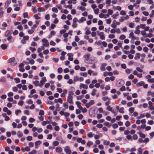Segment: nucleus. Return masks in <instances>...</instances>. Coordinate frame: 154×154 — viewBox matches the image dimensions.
Wrapping results in <instances>:
<instances>
[{
    "instance_id": "09e8293b",
    "label": "nucleus",
    "mask_w": 154,
    "mask_h": 154,
    "mask_svg": "<svg viewBox=\"0 0 154 154\" xmlns=\"http://www.w3.org/2000/svg\"><path fill=\"white\" fill-rule=\"evenodd\" d=\"M134 23L131 22L129 23V26L130 28H133L134 27Z\"/></svg>"
},
{
    "instance_id": "4be33fe9",
    "label": "nucleus",
    "mask_w": 154,
    "mask_h": 154,
    "mask_svg": "<svg viewBox=\"0 0 154 154\" xmlns=\"http://www.w3.org/2000/svg\"><path fill=\"white\" fill-rule=\"evenodd\" d=\"M97 91V90L95 88H94L93 89V90L91 94L93 96H94L96 94V92Z\"/></svg>"
},
{
    "instance_id": "4c0bfd02",
    "label": "nucleus",
    "mask_w": 154,
    "mask_h": 154,
    "mask_svg": "<svg viewBox=\"0 0 154 154\" xmlns=\"http://www.w3.org/2000/svg\"><path fill=\"white\" fill-rule=\"evenodd\" d=\"M58 72L59 73H61L63 72V69L62 67H59L58 69Z\"/></svg>"
},
{
    "instance_id": "aec40b11",
    "label": "nucleus",
    "mask_w": 154,
    "mask_h": 154,
    "mask_svg": "<svg viewBox=\"0 0 154 154\" xmlns=\"http://www.w3.org/2000/svg\"><path fill=\"white\" fill-rule=\"evenodd\" d=\"M77 9L81 10L82 11H83L86 10V8L85 7L82 6L78 7Z\"/></svg>"
},
{
    "instance_id": "7ed1b4c3",
    "label": "nucleus",
    "mask_w": 154,
    "mask_h": 154,
    "mask_svg": "<svg viewBox=\"0 0 154 154\" xmlns=\"http://www.w3.org/2000/svg\"><path fill=\"white\" fill-rule=\"evenodd\" d=\"M42 42L44 43L43 45L45 47H48L49 46V43L48 41L45 38H43L42 40Z\"/></svg>"
},
{
    "instance_id": "774afa93",
    "label": "nucleus",
    "mask_w": 154,
    "mask_h": 154,
    "mask_svg": "<svg viewBox=\"0 0 154 154\" xmlns=\"http://www.w3.org/2000/svg\"><path fill=\"white\" fill-rule=\"evenodd\" d=\"M134 76L133 75L131 74L128 77V79H134Z\"/></svg>"
},
{
    "instance_id": "393cba45",
    "label": "nucleus",
    "mask_w": 154,
    "mask_h": 154,
    "mask_svg": "<svg viewBox=\"0 0 154 154\" xmlns=\"http://www.w3.org/2000/svg\"><path fill=\"white\" fill-rule=\"evenodd\" d=\"M119 15V13L118 12H117L116 13V14H113L112 16V17H113L114 19H116V17L118 16Z\"/></svg>"
},
{
    "instance_id": "6e6d98bb",
    "label": "nucleus",
    "mask_w": 154,
    "mask_h": 154,
    "mask_svg": "<svg viewBox=\"0 0 154 154\" xmlns=\"http://www.w3.org/2000/svg\"><path fill=\"white\" fill-rule=\"evenodd\" d=\"M148 123L151 125H152L154 123V122L153 120L148 121Z\"/></svg>"
},
{
    "instance_id": "4468645a",
    "label": "nucleus",
    "mask_w": 154,
    "mask_h": 154,
    "mask_svg": "<svg viewBox=\"0 0 154 154\" xmlns=\"http://www.w3.org/2000/svg\"><path fill=\"white\" fill-rule=\"evenodd\" d=\"M17 135L19 137H20L23 136V134L20 131H19L17 132Z\"/></svg>"
},
{
    "instance_id": "7c9ffc66",
    "label": "nucleus",
    "mask_w": 154,
    "mask_h": 154,
    "mask_svg": "<svg viewBox=\"0 0 154 154\" xmlns=\"http://www.w3.org/2000/svg\"><path fill=\"white\" fill-rule=\"evenodd\" d=\"M56 26V25L54 24H51V27L49 28V29L51 30V29H53Z\"/></svg>"
},
{
    "instance_id": "6e6552de",
    "label": "nucleus",
    "mask_w": 154,
    "mask_h": 154,
    "mask_svg": "<svg viewBox=\"0 0 154 154\" xmlns=\"http://www.w3.org/2000/svg\"><path fill=\"white\" fill-rule=\"evenodd\" d=\"M75 103L77 105L79 109H82V107L81 106V103L80 102L77 101Z\"/></svg>"
},
{
    "instance_id": "f704fd0d",
    "label": "nucleus",
    "mask_w": 154,
    "mask_h": 154,
    "mask_svg": "<svg viewBox=\"0 0 154 154\" xmlns=\"http://www.w3.org/2000/svg\"><path fill=\"white\" fill-rule=\"evenodd\" d=\"M82 110V112L83 113H85L87 112V109L85 108H83L82 107V109H80Z\"/></svg>"
},
{
    "instance_id": "69168bd1",
    "label": "nucleus",
    "mask_w": 154,
    "mask_h": 154,
    "mask_svg": "<svg viewBox=\"0 0 154 154\" xmlns=\"http://www.w3.org/2000/svg\"><path fill=\"white\" fill-rule=\"evenodd\" d=\"M133 7L134 5H130L128 6V8L129 10H132Z\"/></svg>"
},
{
    "instance_id": "1a4fd4ad",
    "label": "nucleus",
    "mask_w": 154,
    "mask_h": 154,
    "mask_svg": "<svg viewBox=\"0 0 154 154\" xmlns=\"http://www.w3.org/2000/svg\"><path fill=\"white\" fill-rule=\"evenodd\" d=\"M56 152L60 153L62 151V149L61 147L58 146L56 147Z\"/></svg>"
},
{
    "instance_id": "72a5a7b5",
    "label": "nucleus",
    "mask_w": 154,
    "mask_h": 154,
    "mask_svg": "<svg viewBox=\"0 0 154 154\" xmlns=\"http://www.w3.org/2000/svg\"><path fill=\"white\" fill-rule=\"evenodd\" d=\"M103 124L104 125L108 127H109L111 126V125H109V122H105Z\"/></svg>"
},
{
    "instance_id": "864d4df0",
    "label": "nucleus",
    "mask_w": 154,
    "mask_h": 154,
    "mask_svg": "<svg viewBox=\"0 0 154 154\" xmlns=\"http://www.w3.org/2000/svg\"><path fill=\"white\" fill-rule=\"evenodd\" d=\"M66 32V30L65 29H63L60 31V33L61 34H64Z\"/></svg>"
},
{
    "instance_id": "a18cd8bd",
    "label": "nucleus",
    "mask_w": 154,
    "mask_h": 154,
    "mask_svg": "<svg viewBox=\"0 0 154 154\" xmlns=\"http://www.w3.org/2000/svg\"><path fill=\"white\" fill-rule=\"evenodd\" d=\"M102 99L104 101H106L108 99H109V100H110V99H109L108 97L107 96L103 97Z\"/></svg>"
},
{
    "instance_id": "0e129e2a",
    "label": "nucleus",
    "mask_w": 154,
    "mask_h": 154,
    "mask_svg": "<svg viewBox=\"0 0 154 154\" xmlns=\"http://www.w3.org/2000/svg\"><path fill=\"white\" fill-rule=\"evenodd\" d=\"M37 61L39 62V63H42L43 62V60L42 59L40 58H37L36 59Z\"/></svg>"
},
{
    "instance_id": "a19ab883",
    "label": "nucleus",
    "mask_w": 154,
    "mask_h": 154,
    "mask_svg": "<svg viewBox=\"0 0 154 154\" xmlns=\"http://www.w3.org/2000/svg\"><path fill=\"white\" fill-rule=\"evenodd\" d=\"M125 38V36L124 35H122L119 37V39L121 40H123Z\"/></svg>"
},
{
    "instance_id": "c9c22d12",
    "label": "nucleus",
    "mask_w": 154,
    "mask_h": 154,
    "mask_svg": "<svg viewBox=\"0 0 154 154\" xmlns=\"http://www.w3.org/2000/svg\"><path fill=\"white\" fill-rule=\"evenodd\" d=\"M126 138L128 140H132V137L131 135L130 134L127 135L126 136Z\"/></svg>"
},
{
    "instance_id": "423d86ee",
    "label": "nucleus",
    "mask_w": 154,
    "mask_h": 154,
    "mask_svg": "<svg viewBox=\"0 0 154 154\" xmlns=\"http://www.w3.org/2000/svg\"><path fill=\"white\" fill-rule=\"evenodd\" d=\"M67 55L68 56V60L70 61H73V58L72 57L73 56V54H72L69 53L67 54Z\"/></svg>"
},
{
    "instance_id": "338daca9",
    "label": "nucleus",
    "mask_w": 154,
    "mask_h": 154,
    "mask_svg": "<svg viewBox=\"0 0 154 154\" xmlns=\"http://www.w3.org/2000/svg\"><path fill=\"white\" fill-rule=\"evenodd\" d=\"M143 50L145 52H147L148 48L147 47H145L143 48Z\"/></svg>"
},
{
    "instance_id": "bb28decb",
    "label": "nucleus",
    "mask_w": 154,
    "mask_h": 154,
    "mask_svg": "<svg viewBox=\"0 0 154 154\" xmlns=\"http://www.w3.org/2000/svg\"><path fill=\"white\" fill-rule=\"evenodd\" d=\"M100 36V38L101 40H104L105 39V36H104V34L103 33V34L101 35Z\"/></svg>"
},
{
    "instance_id": "412c9836",
    "label": "nucleus",
    "mask_w": 154,
    "mask_h": 154,
    "mask_svg": "<svg viewBox=\"0 0 154 154\" xmlns=\"http://www.w3.org/2000/svg\"><path fill=\"white\" fill-rule=\"evenodd\" d=\"M143 149L141 148H139L138 149V152L137 153V154H142Z\"/></svg>"
},
{
    "instance_id": "9d476101",
    "label": "nucleus",
    "mask_w": 154,
    "mask_h": 154,
    "mask_svg": "<svg viewBox=\"0 0 154 154\" xmlns=\"http://www.w3.org/2000/svg\"><path fill=\"white\" fill-rule=\"evenodd\" d=\"M80 86V87L82 88L85 89H87L88 88V85L83 84H81Z\"/></svg>"
},
{
    "instance_id": "2eb2a0df",
    "label": "nucleus",
    "mask_w": 154,
    "mask_h": 154,
    "mask_svg": "<svg viewBox=\"0 0 154 154\" xmlns=\"http://www.w3.org/2000/svg\"><path fill=\"white\" fill-rule=\"evenodd\" d=\"M1 47L2 49L5 50L7 48L8 46L6 44H3L1 45Z\"/></svg>"
},
{
    "instance_id": "20e7f679",
    "label": "nucleus",
    "mask_w": 154,
    "mask_h": 154,
    "mask_svg": "<svg viewBox=\"0 0 154 154\" xmlns=\"http://www.w3.org/2000/svg\"><path fill=\"white\" fill-rule=\"evenodd\" d=\"M73 96H68L67 97V101L70 104H72L73 103L72 101Z\"/></svg>"
},
{
    "instance_id": "e2e57ef3",
    "label": "nucleus",
    "mask_w": 154,
    "mask_h": 154,
    "mask_svg": "<svg viewBox=\"0 0 154 154\" xmlns=\"http://www.w3.org/2000/svg\"><path fill=\"white\" fill-rule=\"evenodd\" d=\"M34 32V30L32 29H29L28 30V33L29 34H31Z\"/></svg>"
},
{
    "instance_id": "ddd939ff",
    "label": "nucleus",
    "mask_w": 154,
    "mask_h": 154,
    "mask_svg": "<svg viewBox=\"0 0 154 154\" xmlns=\"http://www.w3.org/2000/svg\"><path fill=\"white\" fill-rule=\"evenodd\" d=\"M86 20V18L84 17H82L81 19H80L78 21L79 23H82L83 21H85Z\"/></svg>"
},
{
    "instance_id": "603ef678",
    "label": "nucleus",
    "mask_w": 154,
    "mask_h": 154,
    "mask_svg": "<svg viewBox=\"0 0 154 154\" xmlns=\"http://www.w3.org/2000/svg\"><path fill=\"white\" fill-rule=\"evenodd\" d=\"M93 144V143L91 141H88L87 144V145L88 146H90L91 145H92Z\"/></svg>"
},
{
    "instance_id": "37998d69",
    "label": "nucleus",
    "mask_w": 154,
    "mask_h": 154,
    "mask_svg": "<svg viewBox=\"0 0 154 154\" xmlns=\"http://www.w3.org/2000/svg\"><path fill=\"white\" fill-rule=\"evenodd\" d=\"M106 23L107 24H109L111 23V19L110 18H109L108 19H106Z\"/></svg>"
},
{
    "instance_id": "13d9d810",
    "label": "nucleus",
    "mask_w": 154,
    "mask_h": 154,
    "mask_svg": "<svg viewBox=\"0 0 154 154\" xmlns=\"http://www.w3.org/2000/svg\"><path fill=\"white\" fill-rule=\"evenodd\" d=\"M109 141H107L106 140H104L103 142L104 144L106 145H108L109 144Z\"/></svg>"
},
{
    "instance_id": "9b49d317",
    "label": "nucleus",
    "mask_w": 154,
    "mask_h": 154,
    "mask_svg": "<svg viewBox=\"0 0 154 154\" xmlns=\"http://www.w3.org/2000/svg\"><path fill=\"white\" fill-rule=\"evenodd\" d=\"M140 54L139 53H136L135 54V56L134 57V59L135 60H137L140 58Z\"/></svg>"
},
{
    "instance_id": "58836bf2",
    "label": "nucleus",
    "mask_w": 154,
    "mask_h": 154,
    "mask_svg": "<svg viewBox=\"0 0 154 154\" xmlns=\"http://www.w3.org/2000/svg\"><path fill=\"white\" fill-rule=\"evenodd\" d=\"M44 111L42 110H40V112L39 113V115L42 116L44 115Z\"/></svg>"
},
{
    "instance_id": "39448f33",
    "label": "nucleus",
    "mask_w": 154,
    "mask_h": 154,
    "mask_svg": "<svg viewBox=\"0 0 154 154\" xmlns=\"http://www.w3.org/2000/svg\"><path fill=\"white\" fill-rule=\"evenodd\" d=\"M107 65V64L106 63H102L100 68V70L102 71H103L105 70L106 69L105 68V66H106Z\"/></svg>"
},
{
    "instance_id": "f257e3e1",
    "label": "nucleus",
    "mask_w": 154,
    "mask_h": 154,
    "mask_svg": "<svg viewBox=\"0 0 154 154\" xmlns=\"http://www.w3.org/2000/svg\"><path fill=\"white\" fill-rule=\"evenodd\" d=\"M14 57H12L9 59L8 60V63H10V65L12 66H14L17 64V62L15 60Z\"/></svg>"
},
{
    "instance_id": "c03bdc74",
    "label": "nucleus",
    "mask_w": 154,
    "mask_h": 154,
    "mask_svg": "<svg viewBox=\"0 0 154 154\" xmlns=\"http://www.w3.org/2000/svg\"><path fill=\"white\" fill-rule=\"evenodd\" d=\"M138 138V136L137 134H134L133 136V139L134 140H136Z\"/></svg>"
},
{
    "instance_id": "c85d7f7f",
    "label": "nucleus",
    "mask_w": 154,
    "mask_h": 154,
    "mask_svg": "<svg viewBox=\"0 0 154 154\" xmlns=\"http://www.w3.org/2000/svg\"><path fill=\"white\" fill-rule=\"evenodd\" d=\"M134 110V107H130L129 109V111H130L131 113H132Z\"/></svg>"
},
{
    "instance_id": "e433bc0d",
    "label": "nucleus",
    "mask_w": 154,
    "mask_h": 154,
    "mask_svg": "<svg viewBox=\"0 0 154 154\" xmlns=\"http://www.w3.org/2000/svg\"><path fill=\"white\" fill-rule=\"evenodd\" d=\"M32 137L31 136H28L26 138L27 140L29 141H31L32 140Z\"/></svg>"
},
{
    "instance_id": "f8f14e48",
    "label": "nucleus",
    "mask_w": 154,
    "mask_h": 154,
    "mask_svg": "<svg viewBox=\"0 0 154 154\" xmlns=\"http://www.w3.org/2000/svg\"><path fill=\"white\" fill-rule=\"evenodd\" d=\"M11 31L10 30H8L6 32L5 36L6 37H8L10 35H11Z\"/></svg>"
},
{
    "instance_id": "473e14b6",
    "label": "nucleus",
    "mask_w": 154,
    "mask_h": 154,
    "mask_svg": "<svg viewBox=\"0 0 154 154\" xmlns=\"http://www.w3.org/2000/svg\"><path fill=\"white\" fill-rule=\"evenodd\" d=\"M33 84L36 86H37L38 85L39 81L37 80L33 82Z\"/></svg>"
},
{
    "instance_id": "dca6fc26",
    "label": "nucleus",
    "mask_w": 154,
    "mask_h": 154,
    "mask_svg": "<svg viewBox=\"0 0 154 154\" xmlns=\"http://www.w3.org/2000/svg\"><path fill=\"white\" fill-rule=\"evenodd\" d=\"M144 84V83L143 82H139L137 83L136 85L137 87H140L142 85H143Z\"/></svg>"
},
{
    "instance_id": "052dcab7",
    "label": "nucleus",
    "mask_w": 154,
    "mask_h": 154,
    "mask_svg": "<svg viewBox=\"0 0 154 154\" xmlns=\"http://www.w3.org/2000/svg\"><path fill=\"white\" fill-rule=\"evenodd\" d=\"M119 90L121 91H123L125 90V88L124 86H122L120 89Z\"/></svg>"
},
{
    "instance_id": "680f3d73",
    "label": "nucleus",
    "mask_w": 154,
    "mask_h": 154,
    "mask_svg": "<svg viewBox=\"0 0 154 154\" xmlns=\"http://www.w3.org/2000/svg\"><path fill=\"white\" fill-rule=\"evenodd\" d=\"M136 69L137 71L140 72H143V70L141 69L140 67H137Z\"/></svg>"
},
{
    "instance_id": "c756f323",
    "label": "nucleus",
    "mask_w": 154,
    "mask_h": 154,
    "mask_svg": "<svg viewBox=\"0 0 154 154\" xmlns=\"http://www.w3.org/2000/svg\"><path fill=\"white\" fill-rule=\"evenodd\" d=\"M91 33V31L89 30V29L88 28L87 30L85 32V33L86 35H88L90 34Z\"/></svg>"
},
{
    "instance_id": "4d7b16f0",
    "label": "nucleus",
    "mask_w": 154,
    "mask_h": 154,
    "mask_svg": "<svg viewBox=\"0 0 154 154\" xmlns=\"http://www.w3.org/2000/svg\"><path fill=\"white\" fill-rule=\"evenodd\" d=\"M124 108L123 107H121L120 109L119 110V111L122 113H124Z\"/></svg>"
},
{
    "instance_id": "0eeeda50",
    "label": "nucleus",
    "mask_w": 154,
    "mask_h": 154,
    "mask_svg": "<svg viewBox=\"0 0 154 154\" xmlns=\"http://www.w3.org/2000/svg\"><path fill=\"white\" fill-rule=\"evenodd\" d=\"M90 56V54L89 53L86 54L84 55V57L86 61H88Z\"/></svg>"
},
{
    "instance_id": "de8ad7c7",
    "label": "nucleus",
    "mask_w": 154,
    "mask_h": 154,
    "mask_svg": "<svg viewBox=\"0 0 154 154\" xmlns=\"http://www.w3.org/2000/svg\"><path fill=\"white\" fill-rule=\"evenodd\" d=\"M50 44L51 45L54 46L56 45L55 43L53 41H51L50 42Z\"/></svg>"
},
{
    "instance_id": "6ab92c4d",
    "label": "nucleus",
    "mask_w": 154,
    "mask_h": 154,
    "mask_svg": "<svg viewBox=\"0 0 154 154\" xmlns=\"http://www.w3.org/2000/svg\"><path fill=\"white\" fill-rule=\"evenodd\" d=\"M23 16L24 18H29L30 17L28 16V13L27 12H25L23 14Z\"/></svg>"
},
{
    "instance_id": "bf43d9fd",
    "label": "nucleus",
    "mask_w": 154,
    "mask_h": 154,
    "mask_svg": "<svg viewBox=\"0 0 154 154\" xmlns=\"http://www.w3.org/2000/svg\"><path fill=\"white\" fill-rule=\"evenodd\" d=\"M61 12L63 13H64V14H68V12H69L66 9L64 10L63 11L62 10H61Z\"/></svg>"
},
{
    "instance_id": "3c124183",
    "label": "nucleus",
    "mask_w": 154,
    "mask_h": 154,
    "mask_svg": "<svg viewBox=\"0 0 154 154\" xmlns=\"http://www.w3.org/2000/svg\"><path fill=\"white\" fill-rule=\"evenodd\" d=\"M112 127L113 128H116L118 127V125L117 124L114 123L112 125Z\"/></svg>"
},
{
    "instance_id": "49530a36",
    "label": "nucleus",
    "mask_w": 154,
    "mask_h": 154,
    "mask_svg": "<svg viewBox=\"0 0 154 154\" xmlns=\"http://www.w3.org/2000/svg\"><path fill=\"white\" fill-rule=\"evenodd\" d=\"M131 125L130 122L128 121H127L125 123V125L127 127H128Z\"/></svg>"
},
{
    "instance_id": "a211bd4d",
    "label": "nucleus",
    "mask_w": 154,
    "mask_h": 154,
    "mask_svg": "<svg viewBox=\"0 0 154 154\" xmlns=\"http://www.w3.org/2000/svg\"><path fill=\"white\" fill-rule=\"evenodd\" d=\"M50 123V122L48 121H44L42 123V125L43 126L46 125V124Z\"/></svg>"
},
{
    "instance_id": "ea45409f",
    "label": "nucleus",
    "mask_w": 154,
    "mask_h": 154,
    "mask_svg": "<svg viewBox=\"0 0 154 154\" xmlns=\"http://www.w3.org/2000/svg\"><path fill=\"white\" fill-rule=\"evenodd\" d=\"M120 14L122 15H125L126 14V13L125 11L123 10L121 11L120 12Z\"/></svg>"
},
{
    "instance_id": "b1692460",
    "label": "nucleus",
    "mask_w": 154,
    "mask_h": 154,
    "mask_svg": "<svg viewBox=\"0 0 154 154\" xmlns=\"http://www.w3.org/2000/svg\"><path fill=\"white\" fill-rule=\"evenodd\" d=\"M42 141L40 140H38L36 141L35 142V146H37L38 145H40L42 143Z\"/></svg>"
},
{
    "instance_id": "5701e85b",
    "label": "nucleus",
    "mask_w": 154,
    "mask_h": 154,
    "mask_svg": "<svg viewBox=\"0 0 154 154\" xmlns=\"http://www.w3.org/2000/svg\"><path fill=\"white\" fill-rule=\"evenodd\" d=\"M124 83V81L122 80H119L117 82V83L119 84H121L120 85H123Z\"/></svg>"
},
{
    "instance_id": "a878e982",
    "label": "nucleus",
    "mask_w": 154,
    "mask_h": 154,
    "mask_svg": "<svg viewBox=\"0 0 154 154\" xmlns=\"http://www.w3.org/2000/svg\"><path fill=\"white\" fill-rule=\"evenodd\" d=\"M14 80L16 81L15 82L16 83H18L20 82V79L18 78H14Z\"/></svg>"
},
{
    "instance_id": "5fc2aeb1",
    "label": "nucleus",
    "mask_w": 154,
    "mask_h": 154,
    "mask_svg": "<svg viewBox=\"0 0 154 154\" xmlns=\"http://www.w3.org/2000/svg\"><path fill=\"white\" fill-rule=\"evenodd\" d=\"M63 106L66 108L67 109L68 107V103L67 102H65L63 103Z\"/></svg>"
},
{
    "instance_id": "2f4dec72",
    "label": "nucleus",
    "mask_w": 154,
    "mask_h": 154,
    "mask_svg": "<svg viewBox=\"0 0 154 154\" xmlns=\"http://www.w3.org/2000/svg\"><path fill=\"white\" fill-rule=\"evenodd\" d=\"M11 2V0H7L5 3V5H7L8 6Z\"/></svg>"
},
{
    "instance_id": "f03ea898",
    "label": "nucleus",
    "mask_w": 154,
    "mask_h": 154,
    "mask_svg": "<svg viewBox=\"0 0 154 154\" xmlns=\"http://www.w3.org/2000/svg\"><path fill=\"white\" fill-rule=\"evenodd\" d=\"M64 151L67 154H70L71 153V151L70 149V147L68 146H67L64 148Z\"/></svg>"
},
{
    "instance_id": "8fccbe9b",
    "label": "nucleus",
    "mask_w": 154,
    "mask_h": 154,
    "mask_svg": "<svg viewBox=\"0 0 154 154\" xmlns=\"http://www.w3.org/2000/svg\"><path fill=\"white\" fill-rule=\"evenodd\" d=\"M6 80V79L5 77H3L1 78L0 81L2 82H5Z\"/></svg>"
},
{
    "instance_id": "79ce46f5",
    "label": "nucleus",
    "mask_w": 154,
    "mask_h": 154,
    "mask_svg": "<svg viewBox=\"0 0 154 154\" xmlns=\"http://www.w3.org/2000/svg\"><path fill=\"white\" fill-rule=\"evenodd\" d=\"M59 143L57 141H56L53 142V145L54 146H57L59 145Z\"/></svg>"
},
{
    "instance_id": "cd10ccee",
    "label": "nucleus",
    "mask_w": 154,
    "mask_h": 154,
    "mask_svg": "<svg viewBox=\"0 0 154 154\" xmlns=\"http://www.w3.org/2000/svg\"><path fill=\"white\" fill-rule=\"evenodd\" d=\"M52 11L56 13H57L58 12V10L57 8L55 7H53L52 8Z\"/></svg>"
},
{
    "instance_id": "f3484780",
    "label": "nucleus",
    "mask_w": 154,
    "mask_h": 154,
    "mask_svg": "<svg viewBox=\"0 0 154 154\" xmlns=\"http://www.w3.org/2000/svg\"><path fill=\"white\" fill-rule=\"evenodd\" d=\"M138 134L140 136L141 138H145V134L142 133H141L140 132L138 133Z\"/></svg>"
}]
</instances>
